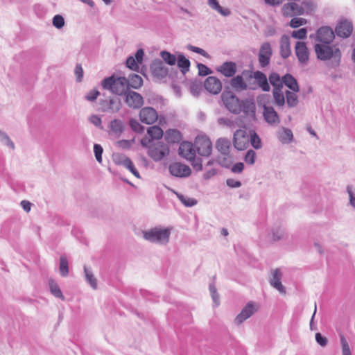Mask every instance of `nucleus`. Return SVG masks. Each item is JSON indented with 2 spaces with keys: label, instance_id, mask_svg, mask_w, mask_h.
<instances>
[{
  "label": "nucleus",
  "instance_id": "1",
  "mask_svg": "<svg viewBox=\"0 0 355 355\" xmlns=\"http://www.w3.org/2000/svg\"><path fill=\"white\" fill-rule=\"evenodd\" d=\"M314 52L318 60L323 62L329 61L332 68L340 64L342 52L336 44H315Z\"/></svg>",
  "mask_w": 355,
  "mask_h": 355
},
{
  "label": "nucleus",
  "instance_id": "2",
  "mask_svg": "<svg viewBox=\"0 0 355 355\" xmlns=\"http://www.w3.org/2000/svg\"><path fill=\"white\" fill-rule=\"evenodd\" d=\"M172 230V227L157 225L142 231V237L149 243L164 246L169 243Z\"/></svg>",
  "mask_w": 355,
  "mask_h": 355
},
{
  "label": "nucleus",
  "instance_id": "3",
  "mask_svg": "<svg viewBox=\"0 0 355 355\" xmlns=\"http://www.w3.org/2000/svg\"><path fill=\"white\" fill-rule=\"evenodd\" d=\"M104 89L110 91L112 93L116 95H123L129 89V81L125 77H116L111 76L105 78L101 83Z\"/></svg>",
  "mask_w": 355,
  "mask_h": 355
},
{
  "label": "nucleus",
  "instance_id": "4",
  "mask_svg": "<svg viewBox=\"0 0 355 355\" xmlns=\"http://www.w3.org/2000/svg\"><path fill=\"white\" fill-rule=\"evenodd\" d=\"M230 141L226 138H219L216 143V148L220 153L218 157L220 164L225 168L230 167L232 162V157L230 155Z\"/></svg>",
  "mask_w": 355,
  "mask_h": 355
},
{
  "label": "nucleus",
  "instance_id": "5",
  "mask_svg": "<svg viewBox=\"0 0 355 355\" xmlns=\"http://www.w3.org/2000/svg\"><path fill=\"white\" fill-rule=\"evenodd\" d=\"M221 100L230 112L234 114H239L241 112V101L232 92L224 90L221 94Z\"/></svg>",
  "mask_w": 355,
  "mask_h": 355
},
{
  "label": "nucleus",
  "instance_id": "6",
  "mask_svg": "<svg viewBox=\"0 0 355 355\" xmlns=\"http://www.w3.org/2000/svg\"><path fill=\"white\" fill-rule=\"evenodd\" d=\"M335 31L328 26L320 27L315 34L310 35V38L315 40L316 44H330L335 39Z\"/></svg>",
  "mask_w": 355,
  "mask_h": 355
},
{
  "label": "nucleus",
  "instance_id": "7",
  "mask_svg": "<svg viewBox=\"0 0 355 355\" xmlns=\"http://www.w3.org/2000/svg\"><path fill=\"white\" fill-rule=\"evenodd\" d=\"M169 153L168 146L161 141L151 145L149 147L148 154L155 162L160 161Z\"/></svg>",
  "mask_w": 355,
  "mask_h": 355
},
{
  "label": "nucleus",
  "instance_id": "8",
  "mask_svg": "<svg viewBox=\"0 0 355 355\" xmlns=\"http://www.w3.org/2000/svg\"><path fill=\"white\" fill-rule=\"evenodd\" d=\"M243 75L245 77H248L249 78H254L257 83L258 86L263 91V92H269L270 89V87L268 82L267 77L265 73L260 71H256L254 72L243 70Z\"/></svg>",
  "mask_w": 355,
  "mask_h": 355
},
{
  "label": "nucleus",
  "instance_id": "9",
  "mask_svg": "<svg viewBox=\"0 0 355 355\" xmlns=\"http://www.w3.org/2000/svg\"><path fill=\"white\" fill-rule=\"evenodd\" d=\"M195 148L199 155L208 157L212 151V144L207 137H198L195 141Z\"/></svg>",
  "mask_w": 355,
  "mask_h": 355
},
{
  "label": "nucleus",
  "instance_id": "10",
  "mask_svg": "<svg viewBox=\"0 0 355 355\" xmlns=\"http://www.w3.org/2000/svg\"><path fill=\"white\" fill-rule=\"evenodd\" d=\"M295 53L300 64L306 66L309 64L310 51L304 42H297L295 45Z\"/></svg>",
  "mask_w": 355,
  "mask_h": 355
},
{
  "label": "nucleus",
  "instance_id": "11",
  "mask_svg": "<svg viewBox=\"0 0 355 355\" xmlns=\"http://www.w3.org/2000/svg\"><path fill=\"white\" fill-rule=\"evenodd\" d=\"M249 136L246 130L239 129L234 134L233 144L238 150H245L249 144Z\"/></svg>",
  "mask_w": 355,
  "mask_h": 355
},
{
  "label": "nucleus",
  "instance_id": "12",
  "mask_svg": "<svg viewBox=\"0 0 355 355\" xmlns=\"http://www.w3.org/2000/svg\"><path fill=\"white\" fill-rule=\"evenodd\" d=\"M125 96V102L130 108L138 109L144 104L142 96L136 92L127 91Z\"/></svg>",
  "mask_w": 355,
  "mask_h": 355
},
{
  "label": "nucleus",
  "instance_id": "13",
  "mask_svg": "<svg viewBox=\"0 0 355 355\" xmlns=\"http://www.w3.org/2000/svg\"><path fill=\"white\" fill-rule=\"evenodd\" d=\"M258 309L257 306L254 302L250 301L241 310V313L235 318V322L237 324H241L248 318L251 317Z\"/></svg>",
  "mask_w": 355,
  "mask_h": 355
},
{
  "label": "nucleus",
  "instance_id": "14",
  "mask_svg": "<svg viewBox=\"0 0 355 355\" xmlns=\"http://www.w3.org/2000/svg\"><path fill=\"white\" fill-rule=\"evenodd\" d=\"M168 170L173 176L178 178L189 177L191 173V168L188 166L180 162L170 164Z\"/></svg>",
  "mask_w": 355,
  "mask_h": 355
},
{
  "label": "nucleus",
  "instance_id": "15",
  "mask_svg": "<svg viewBox=\"0 0 355 355\" xmlns=\"http://www.w3.org/2000/svg\"><path fill=\"white\" fill-rule=\"evenodd\" d=\"M272 53L270 44L268 42L263 43L259 53V62L262 68L267 67L270 64Z\"/></svg>",
  "mask_w": 355,
  "mask_h": 355
},
{
  "label": "nucleus",
  "instance_id": "16",
  "mask_svg": "<svg viewBox=\"0 0 355 355\" xmlns=\"http://www.w3.org/2000/svg\"><path fill=\"white\" fill-rule=\"evenodd\" d=\"M139 118L142 123L153 124L158 119L157 111L151 107H143L139 112Z\"/></svg>",
  "mask_w": 355,
  "mask_h": 355
},
{
  "label": "nucleus",
  "instance_id": "17",
  "mask_svg": "<svg viewBox=\"0 0 355 355\" xmlns=\"http://www.w3.org/2000/svg\"><path fill=\"white\" fill-rule=\"evenodd\" d=\"M204 87L209 93L216 95L220 92L222 83L216 77L209 76L204 83Z\"/></svg>",
  "mask_w": 355,
  "mask_h": 355
},
{
  "label": "nucleus",
  "instance_id": "18",
  "mask_svg": "<svg viewBox=\"0 0 355 355\" xmlns=\"http://www.w3.org/2000/svg\"><path fill=\"white\" fill-rule=\"evenodd\" d=\"M352 31V22L345 19L338 23L335 28V33L340 37L347 38L350 36Z\"/></svg>",
  "mask_w": 355,
  "mask_h": 355
},
{
  "label": "nucleus",
  "instance_id": "19",
  "mask_svg": "<svg viewBox=\"0 0 355 355\" xmlns=\"http://www.w3.org/2000/svg\"><path fill=\"white\" fill-rule=\"evenodd\" d=\"M263 115L265 121L271 125H277L280 123V119L272 106L263 105Z\"/></svg>",
  "mask_w": 355,
  "mask_h": 355
},
{
  "label": "nucleus",
  "instance_id": "20",
  "mask_svg": "<svg viewBox=\"0 0 355 355\" xmlns=\"http://www.w3.org/2000/svg\"><path fill=\"white\" fill-rule=\"evenodd\" d=\"M150 70L153 76L159 80L165 78L168 74V68L159 60L153 62Z\"/></svg>",
  "mask_w": 355,
  "mask_h": 355
},
{
  "label": "nucleus",
  "instance_id": "21",
  "mask_svg": "<svg viewBox=\"0 0 355 355\" xmlns=\"http://www.w3.org/2000/svg\"><path fill=\"white\" fill-rule=\"evenodd\" d=\"M196 150L195 145L191 142L184 141L180 144L179 147V154L181 157L188 159H193L196 156Z\"/></svg>",
  "mask_w": 355,
  "mask_h": 355
},
{
  "label": "nucleus",
  "instance_id": "22",
  "mask_svg": "<svg viewBox=\"0 0 355 355\" xmlns=\"http://www.w3.org/2000/svg\"><path fill=\"white\" fill-rule=\"evenodd\" d=\"M243 76V73L234 77L233 76L230 82L231 87L236 92H242L248 89H255L256 87L248 85V84L244 81Z\"/></svg>",
  "mask_w": 355,
  "mask_h": 355
},
{
  "label": "nucleus",
  "instance_id": "23",
  "mask_svg": "<svg viewBox=\"0 0 355 355\" xmlns=\"http://www.w3.org/2000/svg\"><path fill=\"white\" fill-rule=\"evenodd\" d=\"M217 71L225 77L232 78L236 72V64L232 61L225 62L217 68Z\"/></svg>",
  "mask_w": 355,
  "mask_h": 355
},
{
  "label": "nucleus",
  "instance_id": "24",
  "mask_svg": "<svg viewBox=\"0 0 355 355\" xmlns=\"http://www.w3.org/2000/svg\"><path fill=\"white\" fill-rule=\"evenodd\" d=\"M280 54L283 58H288L291 54L290 37L284 35L280 40Z\"/></svg>",
  "mask_w": 355,
  "mask_h": 355
},
{
  "label": "nucleus",
  "instance_id": "25",
  "mask_svg": "<svg viewBox=\"0 0 355 355\" xmlns=\"http://www.w3.org/2000/svg\"><path fill=\"white\" fill-rule=\"evenodd\" d=\"M270 284L281 293H286V289L281 282V272L279 269H275L272 272V278L270 280Z\"/></svg>",
  "mask_w": 355,
  "mask_h": 355
},
{
  "label": "nucleus",
  "instance_id": "26",
  "mask_svg": "<svg viewBox=\"0 0 355 355\" xmlns=\"http://www.w3.org/2000/svg\"><path fill=\"white\" fill-rule=\"evenodd\" d=\"M283 83L294 92H298L300 90L297 80L289 73L282 77V84Z\"/></svg>",
  "mask_w": 355,
  "mask_h": 355
},
{
  "label": "nucleus",
  "instance_id": "27",
  "mask_svg": "<svg viewBox=\"0 0 355 355\" xmlns=\"http://www.w3.org/2000/svg\"><path fill=\"white\" fill-rule=\"evenodd\" d=\"M277 137L282 144H289L293 139L292 131L286 128H282L277 133Z\"/></svg>",
  "mask_w": 355,
  "mask_h": 355
},
{
  "label": "nucleus",
  "instance_id": "28",
  "mask_svg": "<svg viewBox=\"0 0 355 355\" xmlns=\"http://www.w3.org/2000/svg\"><path fill=\"white\" fill-rule=\"evenodd\" d=\"M167 189L171 191L172 193L176 195L178 199L181 201V202L186 207H191L197 204V200L194 198H189L188 196H184L181 193H178L173 189L167 187Z\"/></svg>",
  "mask_w": 355,
  "mask_h": 355
},
{
  "label": "nucleus",
  "instance_id": "29",
  "mask_svg": "<svg viewBox=\"0 0 355 355\" xmlns=\"http://www.w3.org/2000/svg\"><path fill=\"white\" fill-rule=\"evenodd\" d=\"M208 5L211 9L217 11L222 16L227 17L231 14L230 10L227 8L221 7L218 0H208Z\"/></svg>",
  "mask_w": 355,
  "mask_h": 355
},
{
  "label": "nucleus",
  "instance_id": "30",
  "mask_svg": "<svg viewBox=\"0 0 355 355\" xmlns=\"http://www.w3.org/2000/svg\"><path fill=\"white\" fill-rule=\"evenodd\" d=\"M272 95L275 103L277 106L282 107L285 104V96L282 91V87H277L273 89Z\"/></svg>",
  "mask_w": 355,
  "mask_h": 355
},
{
  "label": "nucleus",
  "instance_id": "31",
  "mask_svg": "<svg viewBox=\"0 0 355 355\" xmlns=\"http://www.w3.org/2000/svg\"><path fill=\"white\" fill-rule=\"evenodd\" d=\"M124 167L128 168L135 177L139 178L140 175L138 171L135 167L133 162L127 157H121L120 162Z\"/></svg>",
  "mask_w": 355,
  "mask_h": 355
},
{
  "label": "nucleus",
  "instance_id": "32",
  "mask_svg": "<svg viewBox=\"0 0 355 355\" xmlns=\"http://www.w3.org/2000/svg\"><path fill=\"white\" fill-rule=\"evenodd\" d=\"M121 107V103L120 99L118 98H113L110 99L107 107L106 108H103V111L116 113L120 110Z\"/></svg>",
  "mask_w": 355,
  "mask_h": 355
},
{
  "label": "nucleus",
  "instance_id": "33",
  "mask_svg": "<svg viewBox=\"0 0 355 355\" xmlns=\"http://www.w3.org/2000/svg\"><path fill=\"white\" fill-rule=\"evenodd\" d=\"M293 91L287 90L285 92V96L286 98V104L289 107H295L299 103L298 96Z\"/></svg>",
  "mask_w": 355,
  "mask_h": 355
},
{
  "label": "nucleus",
  "instance_id": "34",
  "mask_svg": "<svg viewBox=\"0 0 355 355\" xmlns=\"http://www.w3.org/2000/svg\"><path fill=\"white\" fill-rule=\"evenodd\" d=\"M176 61L178 62V66L182 73L185 74L189 70L190 61L182 54L178 55Z\"/></svg>",
  "mask_w": 355,
  "mask_h": 355
},
{
  "label": "nucleus",
  "instance_id": "35",
  "mask_svg": "<svg viewBox=\"0 0 355 355\" xmlns=\"http://www.w3.org/2000/svg\"><path fill=\"white\" fill-rule=\"evenodd\" d=\"M49 284L51 294L57 298L64 300V296L57 283L53 279H51L49 281Z\"/></svg>",
  "mask_w": 355,
  "mask_h": 355
},
{
  "label": "nucleus",
  "instance_id": "36",
  "mask_svg": "<svg viewBox=\"0 0 355 355\" xmlns=\"http://www.w3.org/2000/svg\"><path fill=\"white\" fill-rule=\"evenodd\" d=\"M110 128L116 135H120L124 130V125L122 121L114 119L110 122Z\"/></svg>",
  "mask_w": 355,
  "mask_h": 355
},
{
  "label": "nucleus",
  "instance_id": "37",
  "mask_svg": "<svg viewBox=\"0 0 355 355\" xmlns=\"http://www.w3.org/2000/svg\"><path fill=\"white\" fill-rule=\"evenodd\" d=\"M128 81L129 88L132 87L134 89H138L143 84V80L141 77L137 74L130 75Z\"/></svg>",
  "mask_w": 355,
  "mask_h": 355
},
{
  "label": "nucleus",
  "instance_id": "38",
  "mask_svg": "<svg viewBox=\"0 0 355 355\" xmlns=\"http://www.w3.org/2000/svg\"><path fill=\"white\" fill-rule=\"evenodd\" d=\"M84 272L86 281L90 284V286L94 289L97 288V280L94 276L92 272L87 268L85 266H84Z\"/></svg>",
  "mask_w": 355,
  "mask_h": 355
},
{
  "label": "nucleus",
  "instance_id": "39",
  "mask_svg": "<svg viewBox=\"0 0 355 355\" xmlns=\"http://www.w3.org/2000/svg\"><path fill=\"white\" fill-rule=\"evenodd\" d=\"M59 271L62 277H67L69 274V263L65 256H61L60 258Z\"/></svg>",
  "mask_w": 355,
  "mask_h": 355
},
{
  "label": "nucleus",
  "instance_id": "40",
  "mask_svg": "<svg viewBox=\"0 0 355 355\" xmlns=\"http://www.w3.org/2000/svg\"><path fill=\"white\" fill-rule=\"evenodd\" d=\"M148 134L152 139H159L162 137L163 130L157 125L151 126L148 128Z\"/></svg>",
  "mask_w": 355,
  "mask_h": 355
},
{
  "label": "nucleus",
  "instance_id": "41",
  "mask_svg": "<svg viewBox=\"0 0 355 355\" xmlns=\"http://www.w3.org/2000/svg\"><path fill=\"white\" fill-rule=\"evenodd\" d=\"M160 55L162 58L164 60V61L169 64V65H173L176 62V57L175 55L171 54V53L166 51H162L160 53Z\"/></svg>",
  "mask_w": 355,
  "mask_h": 355
},
{
  "label": "nucleus",
  "instance_id": "42",
  "mask_svg": "<svg viewBox=\"0 0 355 355\" xmlns=\"http://www.w3.org/2000/svg\"><path fill=\"white\" fill-rule=\"evenodd\" d=\"M269 81L273 85L274 88L277 87H283L282 79H281L279 75L277 73H272L269 76Z\"/></svg>",
  "mask_w": 355,
  "mask_h": 355
},
{
  "label": "nucleus",
  "instance_id": "43",
  "mask_svg": "<svg viewBox=\"0 0 355 355\" xmlns=\"http://www.w3.org/2000/svg\"><path fill=\"white\" fill-rule=\"evenodd\" d=\"M293 7H296V3H287L283 6L282 13L284 16L291 17L293 15Z\"/></svg>",
  "mask_w": 355,
  "mask_h": 355
},
{
  "label": "nucleus",
  "instance_id": "44",
  "mask_svg": "<svg viewBox=\"0 0 355 355\" xmlns=\"http://www.w3.org/2000/svg\"><path fill=\"white\" fill-rule=\"evenodd\" d=\"M0 141L4 145L8 146L11 149L15 148L13 142L10 140V137L5 132L0 130Z\"/></svg>",
  "mask_w": 355,
  "mask_h": 355
},
{
  "label": "nucleus",
  "instance_id": "45",
  "mask_svg": "<svg viewBox=\"0 0 355 355\" xmlns=\"http://www.w3.org/2000/svg\"><path fill=\"white\" fill-rule=\"evenodd\" d=\"M218 123L220 125L226 126L229 128H234V121L227 117H220L218 119Z\"/></svg>",
  "mask_w": 355,
  "mask_h": 355
},
{
  "label": "nucleus",
  "instance_id": "46",
  "mask_svg": "<svg viewBox=\"0 0 355 355\" xmlns=\"http://www.w3.org/2000/svg\"><path fill=\"white\" fill-rule=\"evenodd\" d=\"M130 126L136 132L141 133L144 130V128L136 119L130 120Z\"/></svg>",
  "mask_w": 355,
  "mask_h": 355
},
{
  "label": "nucleus",
  "instance_id": "47",
  "mask_svg": "<svg viewBox=\"0 0 355 355\" xmlns=\"http://www.w3.org/2000/svg\"><path fill=\"white\" fill-rule=\"evenodd\" d=\"M307 31L305 28H300L297 31H293L291 36L296 39L302 40L306 37Z\"/></svg>",
  "mask_w": 355,
  "mask_h": 355
},
{
  "label": "nucleus",
  "instance_id": "48",
  "mask_svg": "<svg viewBox=\"0 0 355 355\" xmlns=\"http://www.w3.org/2000/svg\"><path fill=\"white\" fill-rule=\"evenodd\" d=\"M340 343L342 345V354L343 355H352L349 346L347 341L343 336L340 337Z\"/></svg>",
  "mask_w": 355,
  "mask_h": 355
},
{
  "label": "nucleus",
  "instance_id": "49",
  "mask_svg": "<svg viewBox=\"0 0 355 355\" xmlns=\"http://www.w3.org/2000/svg\"><path fill=\"white\" fill-rule=\"evenodd\" d=\"M53 25L57 28H61L64 25V17L60 15H56L53 18Z\"/></svg>",
  "mask_w": 355,
  "mask_h": 355
},
{
  "label": "nucleus",
  "instance_id": "50",
  "mask_svg": "<svg viewBox=\"0 0 355 355\" xmlns=\"http://www.w3.org/2000/svg\"><path fill=\"white\" fill-rule=\"evenodd\" d=\"M188 160L191 162V165L196 171H200L202 169V161L201 158L195 156L193 159Z\"/></svg>",
  "mask_w": 355,
  "mask_h": 355
},
{
  "label": "nucleus",
  "instance_id": "51",
  "mask_svg": "<svg viewBox=\"0 0 355 355\" xmlns=\"http://www.w3.org/2000/svg\"><path fill=\"white\" fill-rule=\"evenodd\" d=\"M138 62L135 60V58L132 56H130L126 60V66L130 69L134 71H137L139 69Z\"/></svg>",
  "mask_w": 355,
  "mask_h": 355
},
{
  "label": "nucleus",
  "instance_id": "52",
  "mask_svg": "<svg viewBox=\"0 0 355 355\" xmlns=\"http://www.w3.org/2000/svg\"><path fill=\"white\" fill-rule=\"evenodd\" d=\"M284 230L281 227H277L276 229H273L272 230V240L276 241H279L284 236Z\"/></svg>",
  "mask_w": 355,
  "mask_h": 355
},
{
  "label": "nucleus",
  "instance_id": "53",
  "mask_svg": "<svg viewBox=\"0 0 355 355\" xmlns=\"http://www.w3.org/2000/svg\"><path fill=\"white\" fill-rule=\"evenodd\" d=\"M209 291L214 302L215 303L216 306H218L219 304V295L217 293L216 286L213 284L209 285Z\"/></svg>",
  "mask_w": 355,
  "mask_h": 355
},
{
  "label": "nucleus",
  "instance_id": "54",
  "mask_svg": "<svg viewBox=\"0 0 355 355\" xmlns=\"http://www.w3.org/2000/svg\"><path fill=\"white\" fill-rule=\"evenodd\" d=\"M256 153L253 150H249L246 153L244 159L247 164H253L255 162Z\"/></svg>",
  "mask_w": 355,
  "mask_h": 355
},
{
  "label": "nucleus",
  "instance_id": "55",
  "mask_svg": "<svg viewBox=\"0 0 355 355\" xmlns=\"http://www.w3.org/2000/svg\"><path fill=\"white\" fill-rule=\"evenodd\" d=\"M89 121L96 127L103 129L102 120L100 116L93 114L89 117Z\"/></svg>",
  "mask_w": 355,
  "mask_h": 355
},
{
  "label": "nucleus",
  "instance_id": "56",
  "mask_svg": "<svg viewBox=\"0 0 355 355\" xmlns=\"http://www.w3.org/2000/svg\"><path fill=\"white\" fill-rule=\"evenodd\" d=\"M103 148L100 144H95L94 145V152L95 154V157L96 160L101 163L102 162V153H103Z\"/></svg>",
  "mask_w": 355,
  "mask_h": 355
},
{
  "label": "nucleus",
  "instance_id": "57",
  "mask_svg": "<svg viewBox=\"0 0 355 355\" xmlns=\"http://www.w3.org/2000/svg\"><path fill=\"white\" fill-rule=\"evenodd\" d=\"M306 24V20L304 18L294 17L290 21V26L293 28H297Z\"/></svg>",
  "mask_w": 355,
  "mask_h": 355
},
{
  "label": "nucleus",
  "instance_id": "58",
  "mask_svg": "<svg viewBox=\"0 0 355 355\" xmlns=\"http://www.w3.org/2000/svg\"><path fill=\"white\" fill-rule=\"evenodd\" d=\"M250 142L251 145L256 149H259L261 147V139L256 133L251 135Z\"/></svg>",
  "mask_w": 355,
  "mask_h": 355
},
{
  "label": "nucleus",
  "instance_id": "59",
  "mask_svg": "<svg viewBox=\"0 0 355 355\" xmlns=\"http://www.w3.org/2000/svg\"><path fill=\"white\" fill-rule=\"evenodd\" d=\"M198 74L200 76H207L211 73V70L203 64H198Z\"/></svg>",
  "mask_w": 355,
  "mask_h": 355
},
{
  "label": "nucleus",
  "instance_id": "60",
  "mask_svg": "<svg viewBox=\"0 0 355 355\" xmlns=\"http://www.w3.org/2000/svg\"><path fill=\"white\" fill-rule=\"evenodd\" d=\"M241 111L248 112L249 110L254 108V103L248 100H244L241 102Z\"/></svg>",
  "mask_w": 355,
  "mask_h": 355
},
{
  "label": "nucleus",
  "instance_id": "61",
  "mask_svg": "<svg viewBox=\"0 0 355 355\" xmlns=\"http://www.w3.org/2000/svg\"><path fill=\"white\" fill-rule=\"evenodd\" d=\"M171 136V139H170L171 142H175L179 139L180 137V132L177 130H170L166 132V137L168 138Z\"/></svg>",
  "mask_w": 355,
  "mask_h": 355
},
{
  "label": "nucleus",
  "instance_id": "62",
  "mask_svg": "<svg viewBox=\"0 0 355 355\" xmlns=\"http://www.w3.org/2000/svg\"><path fill=\"white\" fill-rule=\"evenodd\" d=\"M99 92L98 90L92 89L87 94L85 98L89 101H94L97 98Z\"/></svg>",
  "mask_w": 355,
  "mask_h": 355
},
{
  "label": "nucleus",
  "instance_id": "63",
  "mask_svg": "<svg viewBox=\"0 0 355 355\" xmlns=\"http://www.w3.org/2000/svg\"><path fill=\"white\" fill-rule=\"evenodd\" d=\"M347 191L349 194V204L355 208V193H354L352 190V187L350 185H348L347 187Z\"/></svg>",
  "mask_w": 355,
  "mask_h": 355
},
{
  "label": "nucleus",
  "instance_id": "64",
  "mask_svg": "<svg viewBox=\"0 0 355 355\" xmlns=\"http://www.w3.org/2000/svg\"><path fill=\"white\" fill-rule=\"evenodd\" d=\"M315 340L322 347H324L327 344V339L322 336L320 333H316Z\"/></svg>",
  "mask_w": 355,
  "mask_h": 355
}]
</instances>
